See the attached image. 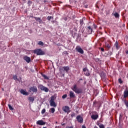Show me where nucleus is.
<instances>
[{
    "label": "nucleus",
    "instance_id": "obj_1",
    "mask_svg": "<svg viewBox=\"0 0 128 128\" xmlns=\"http://www.w3.org/2000/svg\"><path fill=\"white\" fill-rule=\"evenodd\" d=\"M71 89L72 90H73V92H74L76 94H78L82 92V88H78V86L76 84L71 88Z\"/></svg>",
    "mask_w": 128,
    "mask_h": 128
},
{
    "label": "nucleus",
    "instance_id": "obj_2",
    "mask_svg": "<svg viewBox=\"0 0 128 128\" xmlns=\"http://www.w3.org/2000/svg\"><path fill=\"white\" fill-rule=\"evenodd\" d=\"M54 96H52L50 98V106H53L54 108L56 107V102H54Z\"/></svg>",
    "mask_w": 128,
    "mask_h": 128
},
{
    "label": "nucleus",
    "instance_id": "obj_3",
    "mask_svg": "<svg viewBox=\"0 0 128 128\" xmlns=\"http://www.w3.org/2000/svg\"><path fill=\"white\" fill-rule=\"evenodd\" d=\"M34 54H36L37 56H43L45 54V52L44 51H42L40 49H36L34 50Z\"/></svg>",
    "mask_w": 128,
    "mask_h": 128
},
{
    "label": "nucleus",
    "instance_id": "obj_4",
    "mask_svg": "<svg viewBox=\"0 0 128 128\" xmlns=\"http://www.w3.org/2000/svg\"><path fill=\"white\" fill-rule=\"evenodd\" d=\"M38 88L40 90H43L44 92H48V88L44 86L42 84L39 85Z\"/></svg>",
    "mask_w": 128,
    "mask_h": 128
},
{
    "label": "nucleus",
    "instance_id": "obj_5",
    "mask_svg": "<svg viewBox=\"0 0 128 128\" xmlns=\"http://www.w3.org/2000/svg\"><path fill=\"white\" fill-rule=\"evenodd\" d=\"M76 50L81 54H84V50L80 46H76Z\"/></svg>",
    "mask_w": 128,
    "mask_h": 128
},
{
    "label": "nucleus",
    "instance_id": "obj_6",
    "mask_svg": "<svg viewBox=\"0 0 128 128\" xmlns=\"http://www.w3.org/2000/svg\"><path fill=\"white\" fill-rule=\"evenodd\" d=\"M62 110L64 112H66L67 114L70 112V107H68V106H65L63 107Z\"/></svg>",
    "mask_w": 128,
    "mask_h": 128
},
{
    "label": "nucleus",
    "instance_id": "obj_7",
    "mask_svg": "<svg viewBox=\"0 0 128 128\" xmlns=\"http://www.w3.org/2000/svg\"><path fill=\"white\" fill-rule=\"evenodd\" d=\"M30 92H38V88L36 86L30 87L29 90Z\"/></svg>",
    "mask_w": 128,
    "mask_h": 128
},
{
    "label": "nucleus",
    "instance_id": "obj_8",
    "mask_svg": "<svg viewBox=\"0 0 128 128\" xmlns=\"http://www.w3.org/2000/svg\"><path fill=\"white\" fill-rule=\"evenodd\" d=\"M83 72H84L85 76H90V72H88V68H84Z\"/></svg>",
    "mask_w": 128,
    "mask_h": 128
},
{
    "label": "nucleus",
    "instance_id": "obj_9",
    "mask_svg": "<svg viewBox=\"0 0 128 128\" xmlns=\"http://www.w3.org/2000/svg\"><path fill=\"white\" fill-rule=\"evenodd\" d=\"M36 124L38 126H44V124H46V122H44L42 120H38L36 122Z\"/></svg>",
    "mask_w": 128,
    "mask_h": 128
},
{
    "label": "nucleus",
    "instance_id": "obj_10",
    "mask_svg": "<svg viewBox=\"0 0 128 128\" xmlns=\"http://www.w3.org/2000/svg\"><path fill=\"white\" fill-rule=\"evenodd\" d=\"M69 96L70 98H75L76 94H74V92H72V91H70L69 92Z\"/></svg>",
    "mask_w": 128,
    "mask_h": 128
},
{
    "label": "nucleus",
    "instance_id": "obj_11",
    "mask_svg": "<svg viewBox=\"0 0 128 128\" xmlns=\"http://www.w3.org/2000/svg\"><path fill=\"white\" fill-rule=\"evenodd\" d=\"M76 120L78 122H80V124H82L84 122V119L82 118V116H80V115L76 116Z\"/></svg>",
    "mask_w": 128,
    "mask_h": 128
},
{
    "label": "nucleus",
    "instance_id": "obj_12",
    "mask_svg": "<svg viewBox=\"0 0 128 128\" xmlns=\"http://www.w3.org/2000/svg\"><path fill=\"white\" fill-rule=\"evenodd\" d=\"M24 60L28 64L30 62V58L28 56H25L24 58Z\"/></svg>",
    "mask_w": 128,
    "mask_h": 128
},
{
    "label": "nucleus",
    "instance_id": "obj_13",
    "mask_svg": "<svg viewBox=\"0 0 128 128\" xmlns=\"http://www.w3.org/2000/svg\"><path fill=\"white\" fill-rule=\"evenodd\" d=\"M32 18H34L36 20V22H38L39 24H42V20L40 19V18H36V17H34L32 16Z\"/></svg>",
    "mask_w": 128,
    "mask_h": 128
},
{
    "label": "nucleus",
    "instance_id": "obj_14",
    "mask_svg": "<svg viewBox=\"0 0 128 128\" xmlns=\"http://www.w3.org/2000/svg\"><path fill=\"white\" fill-rule=\"evenodd\" d=\"M20 92L22 94H24V96H28V92H26V90L22 89L20 90Z\"/></svg>",
    "mask_w": 128,
    "mask_h": 128
},
{
    "label": "nucleus",
    "instance_id": "obj_15",
    "mask_svg": "<svg viewBox=\"0 0 128 128\" xmlns=\"http://www.w3.org/2000/svg\"><path fill=\"white\" fill-rule=\"evenodd\" d=\"M114 47L116 48V50H120V44H118V42L116 41L114 44Z\"/></svg>",
    "mask_w": 128,
    "mask_h": 128
},
{
    "label": "nucleus",
    "instance_id": "obj_16",
    "mask_svg": "<svg viewBox=\"0 0 128 128\" xmlns=\"http://www.w3.org/2000/svg\"><path fill=\"white\" fill-rule=\"evenodd\" d=\"M128 96V90H124V98H126Z\"/></svg>",
    "mask_w": 128,
    "mask_h": 128
},
{
    "label": "nucleus",
    "instance_id": "obj_17",
    "mask_svg": "<svg viewBox=\"0 0 128 128\" xmlns=\"http://www.w3.org/2000/svg\"><path fill=\"white\" fill-rule=\"evenodd\" d=\"M98 114H92V116H91V118H92V120H98Z\"/></svg>",
    "mask_w": 128,
    "mask_h": 128
},
{
    "label": "nucleus",
    "instance_id": "obj_18",
    "mask_svg": "<svg viewBox=\"0 0 128 128\" xmlns=\"http://www.w3.org/2000/svg\"><path fill=\"white\" fill-rule=\"evenodd\" d=\"M62 68V70H64L66 72H68V70H70V67H68V66H64Z\"/></svg>",
    "mask_w": 128,
    "mask_h": 128
},
{
    "label": "nucleus",
    "instance_id": "obj_19",
    "mask_svg": "<svg viewBox=\"0 0 128 128\" xmlns=\"http://www.w3.org/2000/svg\"><path fill=\"white\" fill-rule=\"evenodd\" d=\"M41 76L44 78V80H50V78L46 76V75L43 74L42 73Z\"/></svg>",
    "mask_w": 128,
    "mask_h": 128
},
{
    "label": "nucleus",
    "instance_id": "obj_20",
    "mask_svg": "<svg viewBox=\"0 0 128 128\" xmlns=\"http://www.w3.org/2000/svg\"><path fill=\"white\" fill-rule=\"evenodd\" d=\"M28 100L30 102H34V98L30 96L28 98Z\"/></svg>",
    "mask_w": 128,
    "mask_h": 128
},
{
    "label": "nucleus",
    "instance_id": "obj_21",
    "mask_svg": "<svg viewBox=\"0 0 128 128\" xmlns=\"http://www.w3.org/2000/svg\"><path fill=\"white\" fill-rule=\"evenodd\" d=\"M88 30L89 34H92V29L90 26H88Z\"/></svg>",
    "mask_w": 128,
    "mask_h": 128
},
{
    "label": "nucleus",
    "instance_id": "obj_22",
    "mask_svg": "<svg viewBox=\"0 0 128 128\" xmlns=\"http://www.w3.org/2000/svg\"><path fill=\"white\" fill-rule=\"evenodd\" d=\"M114 16H115V18H120V14H118V12H115L114 14H113Z\"/></svg>",
    "mask_w": 128,
    "mask_h": 128
},
{
    "label": "nucleus",
    "instance_id": "obj_23",
    "mask_svg": "<svg viewBox=\"0 0 128 128\" xmlns=\"http://www.w3.org/2000/svg\"><path fill=\"white\" fill-rule=\"evenodd\" d=\"M84 20H86V18L84 17L82 19L80 20V24H81V26H82V24H84Z\"/></svg>",
    "mask_w": 128,
    "mask_h": 128
},
{
    "label": "nucleus",
    "instance_id": "obj_24",
    "mask_svg": "<svg viewBox=\"0 0 128 128\" xmlns=\"http://www.w3.org/2000/svg\"><path fill=\"white\" fill-rule=\"evenodd\" d=\"M124 102L126 106V108H128V101L126 100H124Z\"/></svg>",
    "mask_w": 128,
    "mask_h": 128
},
{
    "label": "nucleus",
    "instance_id": "obj_25",
    "mask_svg": "<svg viewBox=\"0 0 128 128\" xmlns=\"http://www.w3.org/2000/svg\"><path fill=\"white\" fill-rule=\"evenodd\" d=\"M8 106L9 109L10 110H14V108H12V106L10 104H8Z\"/></svg>",
    "mask_w": 128,
    "mask_h": 128
},
{
    "label": "nucleus",
    "instance_id": "obj_26",
    "mask_svg": "<svg viewBox=\"0 0 128 128\" xmlns=\"http://www.w3.org/2000/svg\"><path fill=\"white\" fill-rule=\"evenodd\" d=\"M32 2L30 1V0H28V6H30L32 5Z\"/></svg>",
    "mask_w": 128,
    "mask_h": 128
},
{
    "label": "nucleus",
    "instance_id": "obj_27",
    "mask_svg": "<svg viewBox=\"0 0 128 128\" xmlns=\"http://www.w3.org/2000/svg\"><path fill=\"white\" fill-rule=\"evenodd\" d=\"M50 111L52 114H54V112H56V110H54V108H50Z\"/></svg>",
    "mask_w": 128,
    "mask_h": 128
},
{
    "label": "nucleus",
    "instance_id": "obj_28",
    "mask_svg": "<svg viewBox=\"0 0 128 128\" xmlns=\"http://www.w3.org/2000/svg\"><path fill=\"white\" fill-rule=\"evenodd\" d=\"M38 44L39 46H44V42H42V41L38 42Z\"/></svg>",
    "mask_w": 128,
    "mask_h": 128
},
{
    "label": "nucleus",
    "instance_id": "obj_29",
    "mask_svg": "<svg viewBox=\"0 0 128 128\" xmlns=\"http://www.w3.org/2000/svg\"><path fill=\"white\" fill-rule=\"evenodd\" d=\"M68 96V94H64L62 96V98H63V100H64V98H66Z\"/></svg>",
    "mask_w": 128,
    "mask_h": 128
},
{
    "label": "nucleus",
    "instance_id": "obj_30",
    "mask_svg": "<svg viewBox=\"0 0 128 128\" xmlns=\"http://www.w3.org/2000/svg\"><path fill=\"white\" fill-rule=\"evenodd\" d=\"M98 126H99L100 128H104V125L102 124H101L100 125L98 124Z\"/></svg>",
    "mask_w": 128,
    "mask_h": 128
},
{
    "label": "nucleus",
    "instance_id": "obj_31",
    "mask_svg": "<svg viewBox=\"0 0 128 128\" xmlns=\"http://www.w3.org/2000/svg\"><path fill=\"white\" fill-rule=\"evenodd\" d=\"M95 62H100V58H96L94 59Z\"/></svg>",
    "mask_w": 128,
    "mask_h": 128
},
{
    "label": "nucleus",
    "instance_id": "obj_32",
    "mask_svg": "<svg viewBox=\"0 0 128 128\" xmlns=\"http://www.w3.org/2000/svg\"><path fill=\"white\" fill-rule=\"evenodd\" d=\"M13 80H18V76H16V75L14 76Z\"/></svg>",
    "mask_w": 128,
    "mask_h": 128
},
{
    "label": "nucleus",
    "instance_id": "obj_33",
    "mask_svg": "<svg viewBox=\"0 0 128 128\" xmlns=\"http://www.w3.org/2000/svg\"><path fill=\"white\" fill-rule=\"evenodd\" d=\"M45 112H46V109L45 108L42 109V114H44Z\"/></svg>",
    "mask_w": 128,
    "mask_h": 128
},
{
    "label": "nucleus",
    "instance_id": "obj_34",
    "mask_svg": "<svg viewBox=\"0 0 128 128\" xmlns=\"http://www.w3.org/2000/svg\"><path fill=\"white\" fill-rule=\"evenodd\" d=\"M118 80L120 84H122V80L121 78H119Z\"/></svg>",
    "mask_w": 128,
    "mask_h": 128
},
{
    "label": "nucleus",
    "instance_id": "obj_35",
    "mask_svg": "<svg viewBox=\"0 0 128 128\" xmlns=\"http://www.w3.org/2000/svg\"><path fill=\"white\" fill-rule=\"evenodd\" d=\"M106 48H110V44H107L106 45Z\"/></svg>",
    "mask_w": 128,
    "mask_h": 128
},
{
    "label": "nucleus",
    "instance_id": "obj_36",
    "mask_svg": "<svg viewBox=\"0 0 128 128\" xmlns=\"http://www.w3.org/2000/svg\"><path fill=\"white\" fill-rule=\"evenodd\" d=\"M76 116V113H72V114H71V117L72 118H74V116Z\"/></svg>",
    "mask_w": 128,
    "mask_h": 128
},
{
    "label": "nucleus",
    "instance_id": "obj_37",
    "mask_svg": "<svg viewBox=\"0 0 128 128\" xmlns=\"http://www.w3.org/2000/svg\"><path fill=\"white\" fill-rule=\"evenodd\" d=\"M51 18H52V16H48L47 18V19L48 20H50Z\"/></svg>",
    "mask_w": 128,
    "mask_h": 128
},
{
    "label": "nucleus",
    "instance_id": "obj_38",
    "mask_svg": "<svg viewBox=\"0 0 128 128\" xmlns=\"http://www.w3.org/2000/svg\"><path fill=\"white\" fill-rule=\"evenodd\" d=\"M66 128H74V126H66Z\"/></svg>",
    "mask_w": 128,
    "mask_h": 128
},
{
    "label": "nucleus",
    "instance_id": "obj_39",
    "mask_svg": "<svg viewBox=\"0 0 128 128\" xmlns=\"http://www.w3.org/2000/svg\"><path fill=\"white\" fill-rule=\"evenodd\" d=\"M100 50H101L102 52H104V48H100Z\"/></svg>",
    "mask_w": 128,
    "mask_h": 128
},
{
    "label": "nucleus",
    "instance_id": "obj_40",
    "mask_svg": "<svg viewBox=\"0 0 128 128\" xmlns=\"http://www.w3.org/2000/svg\"><path fill=\"white\" fill-rule=\"evenodd\" d=\"M94 28H98V26H96V24H94Z\"/></svg>",
    "mask_w": 128,
    "mask_h": 128
},
{
    "label": "nucleus",
    "instance_id": "obj_41",
    "mask_svg": "<svg viewBox=\"0 0 128 128\" xmlns=\"http://www.w3.org/2000/svg\"><path fill=\"white\" fill-rule=\"evenodd\" d=\"M84 8H88V5H85L84 6Z\"/></svg>",
    "mask_w": 128,
    "mask_h": 128
},
{
    "label": "nucleus",
    "instance_id": "obj_42",
    "mask_svg": "<svg viewBox=\"0 0 128 128\" xmlns=\"http://www.w3.org/2000/svg\"><path fill=\"white\" fill-rule=\"evenodd\" d=\"M82 128H86L85 126H82Z\"/></svg>",
    "mask_w": 128,
    "mask_h": 128
},
{
    "label": "nucleus",
    "instance_id": "obj_43",
    "mask_svg": "<svg viewBox=\"0 0 128 128\" xmlns=\"http://www.w3.org/2000/svg\"><path fill=\"white\" fill-rule=\"evenodd\" d=\"M64 124H66L64 123L62 124V126H64Z\"/></svg>",
    "mask_w": 128,
    "mask_h": 128
},
{
    "label": "nucleus",
    "instance_id": "obj_44",
    "mask_svg": "<svg viewBox=\"0 0 128 128\" xmlns=\"http://www.w3.org/2000/svg\"><path fill=\"white\" fill-rule=\"evenodd\" d=\"M80 80H82V78H80Z\"/></svg>",
    "mask_w": 128,
    "mask_h": 128
},
{
    "label": "nucleus",
    "instance_id": "obj_45",
    "mask_svg": "<svg viewBox=\"0 0 128 128\" xmlns=\"http://www.w3.org/2000/svg\"><path fill=\"white\" fill-rule=\"evenodd\" d=\"M22 2H26V0H22Z\"/></svg>",
    "mask_w": 128,
    "mask_h": 128
},
{
    "label": "nucleus",
    "instance_id": "obj_46",
    "mask_svg": "<svg viewBox=\"0 0 128 128\" xmlns=\"http://www.w3.org/2000/svg\"><path fill=\"white\" fill-rule=\"evenodd\" d=\"M96 102H94V104H96Z\"/></svg>",
    "mask_w": 128,
    "mask_h": 128
},
{
    "label": "nucleus",
    "instance_id": "obj_47",
    "mask_svg": "<svg viewBox=\"0 0 128 128\" xmlns=\"http://www.w3.org/2000/svg\"><path fill=\"white\" fill-rule=\"evenodd\" d=\"M120 116H121V118H122V114H120Z\"/></svg>",
    "mask_w": 128,
    "mask_h": 128
},
{
    "label": "nucleus",
    "instance_id": "obj_48",
    "mask_svg": "<svg viewBox=\"0 0 128 128\" xmlns=\"http://www.w3.org/2000/svg\"><path fill=\"white\" fill-rule=\"evenodd\" d=\"M42 128H47L46 127H43Z\"/></svg>",
    "mask_w": 128,
    "mask_h": 128
},
{
    "label": "nucleus",
    "instance_id": "obj_49",
    "mask_svg": "<svg viewBox=\"0 0 128 128\" xmlns=\"http://www.w3.org/2000/svg\"><path fill=\"white\" fill-rule=\"evenodd\" d=\"M56 124H58V122H56Z\"/></svg>",
    "mask_w": 128,
    "mask_h": 128
},
{
    "label": "nucleus",
    "instance_id": "obj_50",
    "mask_svg": "<svg viewBox=\"0 0 128 128\" xmlns=\"http://www.w3.org/2000/svg\"><path fill=\"white\" fill-rule=\"evenodd\" d=\"M96 128H98L96 127Z\"/></svg>",
    "mask_w": 128,
    "mask_h": 128
}]
</instances>
